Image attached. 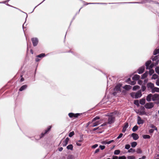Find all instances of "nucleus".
I'll return each mask as SVG.
<instances>
[{"label":"nucleus","instance_id":"f257e3e1","mask_svg":"<svg viewBox=\"0 0 159 159\" xmlns=\"http://www.w3.org/2000/svg\"><path fill=\"white\" fill-rule=\"evenodd\" d=\"M158 54V55L155 56L152 58L153 61H156V62L154 63L153 62L152 63L150 66L148 67V69L149 70L152 69H151L154 66L157 65L159 62V48L155 50L153 52V55H156Z\"/></svg>","mask_w":159,"mask_h":159},{"label":"nucleus","instance_id":"f03ea898","mask_svg":"<svg viewBox=\"0 0 159 159\" xmlns=\"http://www.w3.org/2000/svg\"><path fill=\"white\" fill-rule=\"evenodd\" d=\"M113 113L111 112L108 114L107 116L108 117V119L107 123L108 124L111 125L115 121V117L113 115Z\"/></svg>","mask_w":159,"mask_h":159},{"label":"nucleus","instance_id":"7ed1b4c3","mask_svg":"<svg viewBox=\"0 0 159 159\" xmlns=\"http://www.w3.org/2000/svg\"><path fill=\"white\" fill-rule=\"evenodd\" d=\"M154 104L152 102H148L146 103L145 105V107L148 109H150L153 107Z\"/></svg>","mask_w":159,"mask_h":159},{"label":"nucleus","instance_id":"20e7f679","mask_svg":"<svg viewBox=\"0 0 159 159\" xmlns=\"http://www.w3.org/2000/svg\"><path fill=\"white\" fill-rule=\"evenodd\" d=\"M31 40L33 46H36L38 43V39L36 38H32L31 39Z\"/></svg>","mask_w":159,"mask_h":159},{"label":"nucleus","instance_id":"39448f33","mask_svg":"<svg viewBox=\"0 0 159 159\" xmlns=\"http://www.w3.org/2000/svg\"><path fill=\"white\" fill-rule=\"evenodd\" d=\"M147 87L149 90L150 89L152 90L154 87V84L151 83H149L147 84Z\"/></svg>","mask_w":159,"mask_h":159},{"label":"nucleus","instance_id":"423d86ee","mask_svg":"<svg viewBox=\"0 0 159 159\" xmlns=\"http://www.w3.org/2000/svg\"><path fill=\"white\" fill-rule=\"evenodd\" d=\"M142 95L141 91H139L135 93L134 98H138L141 97Z\"/></svg>","mask_w":159,"mask_h":159},{"label":"nucleus","instance_id":"0eeeda50","mask_svg":"<svg viewBox=\"0 0 159 159\" xmlns=\"http://www.w3.org/2000/svg\"><path fill=\"white\" fill-rule=\"evenodd\" d=\"M159 99V94H155L152 95V100L153 101H155L158 100Z\"/></svg>","mask_w":159,"mask_h":159},{"label":"nucleus","instance_id":"6e6552de","mask_svg":"<svg viewBox=\"0 0 159 159\" xmlns=\"http://www.w3.org/2000/svg\"><path fill=\"white\" fill-rule=\"evenodd\" d=\"M144 122V121L141 119L139 116L137 117V123L138 125L143 124Z\"/></svg>","mask_w":159,"mask_h":159},{"label":"nucleus","instance_id":"1a4fd4ad","mask_svg":"<svg viewBox=\"0 0 159 159\" xmlns=\"http://www.w3.org/2000/svg\"><path fill=\"white\" fill-rule=\"evenodd\" d=\"M51 128V126H49L48 128L45 130V132L43 133L42 132L41 134V136L40 137V138H41V137H43L45 134H46L49 131Z\"/></svg>","mask_w":159,"mask_h":159},{"label":"nucleus","instance_id":"9d476101","mask_svg":"<svg viewBox=\"0 0 159 159\" xmlns=\"http://www.w3.org/2000/svg\"><path fill=\"white\" fill-rule=\"evenodd\" d=\"M145 69V66H143L141 67H140L138 70V73L139 74H141L142 73Z\"/></svg>","mask_w":159,"mask_h":159},{"label":"nucleus","instance_id":"9b49d317","mask_svg":"<svg viewBox=\"0 0 159 159\" xmlns=\"http://www.w3.org/2000/svg\"><path fill=\"white\" fill-rule=\"evenodd\" d=\"M131 136L134 140H137L139 138V136L138 134L133 133L131 134Z\"/></svg>","mask_w":159,"mask_h":159},{"label":"nucleus","instance_id":"f8f14e48","mask_svg":"<svg viewBox=\"0 0 159 159\" xmlns=\"http://www.w3.org/2000/svg\"><path fill=\"white\" fill-rule=\"evenodd\" d=\"M68 115H69V116L70 118H72L73 117H77L79 116L80 115V114H78V113L74 114L72 113H70Z\"/></svg>","mask_w":159,"mask_h":159},{"label":"nucleus","instance_id":"ddd939ff","mask_svg":"<svg viewBox=\"0 0 159 159\" xmlns=\"http://www.w3.org/2000/svg\"><path fill=\"white\" fill-rule=\"evenodd\" d=\"M139 114L141 115H147V113L145 111V109L144 107H143L142 109L139 112Z\"/></svg>","mask_w":159,"mask_h":159},{"label":"nucleus","instance_id":"4468645a","mask_svg":"<svg viewBox=\"0 0 159 159\" xmlns=\"http://www.w3.org/2000/svg\"><path fill=\"white\" fill-rule=\"evenodd\" d=\"M129 126L128 123L127 122H126L123 128L122 132L123 133H124L125 132L126 129L128 128Z\"/></svg>","mask_w":159,"mask_h":159},{"label":"nucleus","instance_id":"2eb2a0df","mask_svg":"<svg viewBox=\"0 0 159 159\" xmlns=\"http://www.w3.org/2000/svg\"><path fill=\"white\" fill-rule=\"evenodd\" d=\"M152 95L151 94H150L147 96L146 97V100L148 102H150L152 99Z\"/></svg>","mask_w":159,"mask_h":159},{"label":"nucleus","instance_id":"dca6fc26","mask_svg":"<svg viewBox=\"0 0 159 159\" xmlns=\"http://www.w3.org/2000/svg\"><path fill=\"white\" fill-rule=\"evenodd\" d=\"M69 140V139L68 137L66 138L65 141L63 142L62 144L63 146V147H65L67 145Z\"/></svg>","mask_w":159,"mask_h":159},{"label":"nucleus","instance_id":"f3484780","mask_svg":"<svg viewBox=\"0 0 159 159\" xmlns=\"http://www.w3.org/2000/svg\"><path fill=\"white\" fill-rule=\"evenodd\" d=\"M151 92L152 93H154L155 92H159V88L157 87H154L151 90Z\"/></svg>","mask_w":159,"mask_h":159},{"label":"nucleus","instance_id":"a211bd4d","mask_svg":"<svg viewBox=\"0 0 159 159\" xmlns=\"http://www.w3.org/2000/svg\"><path fill=\"white\" fill-rule=\"evenodd\" d=\"M140 77V76L137 75H135L132 78V79L134 80H139Z\"/></svg>","mask_w":159,"mask_h":159},{"label":"nucleus","instance_id":"6ab92c4d","mask_svg":"<svg viewBox=\"0 0 159 159\" xmlns=\"http://www.w3.org/2000/svg\"><path fill=\"white\" fill-rule=\"evenodd\" d=\"M114 90L116 91H120V86L119 85H117L115 86L114 89Z\"/></svg>","mask_w":159,"mask_h":159},{"label":"nucleus","instance_id":"aec40b11","mask_svg":"<svg viewBox=\"0 0 159 159\" xmlns=\"http://www.w3.org/2000/svg\"><path fill=\"white\" fill-rule=\"evenodd\" d=\"M27 87V86L26 85H24L22 86L19 89V91H22L25 89Z\"/></svg>","mask_w":159,"mask_h":159},{"label":"nucleus","instance_id":"412c9836","mask_svg":"<svg viewBox=\"0 0 159 159\" xmlns=\"http://www.w3.org/2000/svg\"><path fill=\"white\" fill-rule=\"evenodd\" d=\"M151 61L150 60L147 61L145 63V66L147 69H148V67L151 64Z\"/></svg>","mask_w":159,"mask_h":159},{"label":"nucleus","instance_id":"4be33fe9","mask_svg":"<svg viewBox=\"0 0 159 159\" xmlns=\"http://www.w3.org/2000/svg\"><path fill=\"white\" fill-rule=\"evenodd\" d=\"M148 75V72L147 71L144 74L142 75L141 79H143L147 77Z\"/></svg>","mask_w":159,"mask_h":159},{"label":"nucleus","instance_id":"5701e85b","mask_svg":"<svg viewBox=\"0 0 159 159\" xmlns=\"http://www.w3.org/2000/svg\"><path fill=\"white\" fill-rule=\"evenodd\" d=\"M132 87L129 85H125L123 88L127 90H129Z\"/></svg>","mask_w":159,"mask_h":159},{"label":"nucleus","instance_id":"b1692460","mask_svg":"<svg viewBox=\"0 0 159 159\" xmlns=\"http://www.w3.org/2000/svg\"><path fill=\"white\" fill-rule=\"evenodd\" d=\"M100 124V122L99 120H98L96 121V122L93 123V125H92V127H95L98 125H99Z\"/></svg>","mask_w":159,"mask_h":159},{"label":"nucleus","instance_id":"393cba45","mask_svg":"<svg viewBox=\"0 0 159 159\" xmlns=\"http://www.w3.org/2000/svg\"><path fill=\"white\" fill-rule=\"evenodd\" d=\"M145 103V99H142L140 100L139 103L142 105H143Z\"/></svg>","mask_w":159,"mask_h":159},{"label":"nucleus","instance_id":"a878e982","mask_svg":"<svg viewBox=\"0 0 159 159\" xmlns=\"http://www.w3.org/2000/svg\"><path fill=\"white\" fill-rule=\"evenodd\" d=\"M143 137L144 139H149L151 137L148 135L145 134L143 135Z\"/></svg>","mask_w":159,"mask_h":159},{"label":"nucleus","instance_id":"bb28decb","mask_svg":"<svg viewBox=\"0 0 159 159\" xmlns=\"http://www.w3.org/2000/svg\"><path fill=\"white\" fill-rule=\"evenodd\" d=\"M131 144L132 147L134 148L137 145V143L136 142H133L131 143Z\"/></svg>","mask_w":159,"mask_h":159},{"label":"nucleus","instance_id":"cd10ccee","mask_svg":"<svg viewBox=\"0 0 159 159\" xmlns=\"http://www.w3.org/2000/svg\"><path fill=\"white\" fill-rule=\"evenodd\" d=\"M67 148L68 149L72 150L73 149V146L72 144H70L67 146Z\"/></svg>","mask_w":159,"mask_h":159},{"label":"nucleus","instance_id":"c85d7f7f","mask_svg":"<svg viewBox=\"0 0 159 159\" xmlns=\"http://www.w3.org/2000/svg\"><path fill=\"white\" fill-rule=\"evenodd\" d=\"M140 88V87L138 85L134 86L133 88V90L134 91L136 90L137 89H139Z\"/></svg>","mask_w":159,"mask_h":159},{"label":"nucleus","instance_id":"c756f323","mask_svg":"<svg viewBox=\"0 0 159 159\" xmlns=\"http://www.w3.org/2000/svg\"><path fill=\"white\" fill-rule=\"evenodd\" d=\"M120 151L119 150H116L114 152V154L115 155H118L120 153Z\"/></svg>","mask_w":159,"mask_h":159},{"label":"nucleus","instance_id":"7c9ffc66","mask_svg":"<svg viewBox=\"0 0 159 159\" xmlns=\"http://www.w3.org/2000/svg\"><path fill=\"white\" fill-rule=\"evenodd\" d=\"M138 129V126L137 125L134 126L132 129V131L133 132H135Z\"/></svg>","mask_w":159,"mask_h":159},{"label":"nucleus","instance_id":"2f4dec72","mask_svg":"<svg viewBox=\"0 0 159 159\" xmlns=\"http://www.w3.org/2000/svg\"><path fill=\"white\" fill-rule=\"evenodd\" d=\"M45 54L44 53H41L37 56V57H42L45 56Z\"/></svg>","mask_w":159,"mask_h":159},{"label":"nucleus","instance_id":"473e14b6","mask_svg":"<svg viewBox=\"0 0 159 159\" xmlns=\"http://www.w3.org/2000/svg\"><path fill=\"white\" fill-rule=\"evenodd\" d=\"M158 77V76L157 75H156V74H154L153 75L152 77V79H157V78Z\"/></svg>","mask_w":159,"mask_h":159},{"label":"nucleus","instance_id":"72a5a7b5","mask_svg":"<svg viewBox=\"0 0 159 159\" xmlns=\"http://www.w3.org/2000/svg\"><path fill=\"white\" fill-rule=\"evenodd\" d=\"M128 159H135V157L134 156H129L127 157Z\"/></svg>","mask_w":159,"mask_h":159},{"label":"nucleus","instance_id":"f704fd0d","mask_svg":"<svg viewBox=\"0 0 159 159\" xmlns=\"http://www.w3.org/2000/svg\"><path fill=\"white\" fill-rule=\"evenodd\" d=\"M136 152L138 153L141 154L142 153V151L140 148H139L136 150Z\"/></svg>","mask_w":159,"mask_h":159},{"label":"nucleus","instance_id":"c9c22d12","mask_svg":"<svg viewBox=\"0 0 159 159\" xmlns=\"http://www.w3.org/2000/svg\"><path fill=\"white\" fill-rule=\"evenodd\" d=\"M154 73V70L152 69H150L149 70V74L150 75H152Z\"/></svg>","mask_w":159,"mask_h":159},{"label":"nucleus","instance_id":"e433bc0d","mask_svg":"<svg viewBox=\"0 0 159 159\" xmlns=\"http://www.w3.org/2000/svg\"><path fill=\"white\" fill-rule=\"evenodd\" d=\"M135 150L132 148H130L128 150L129 152H135Z\"/></svg>","mask_w":159,"mask_h":159},{"label":"nucleus","instance_id":"4c0bfd02","mask_svg":"<svg viewBox=\"0 0 159 159\" xmlns=\"http://www.w3.org/2000/svg\"><path fill=\"white\" fill-rule=\"evenodd\" d=\"M156 72L159 75V67H157L155 69Z\"/></svg>","mask_w":159,"mask_h":159},{"label":"nucleus","instance_id":"58836bf2","mask_svg":"<svg viewBox=\"0 0 159 159\" xmlns=\"http://www.w3.org/2000/svg\"><path fill=\"white\" fill-rule=\"evenodd\" d=\"M74 134V133L73 131L70 132L69 134V136L70 137H72Z\"/></svg>","mask_w":159,"mask_h":159},{"label":"nucleus","instance_id":"ea45409f","mask_svg":"<svg viewBox=\"0 0 159 159\" xmlns=\"http://www.w3.org/2000/svg\"><path fill=\"white\" fill-rule=\"evenodd\" d=\"M135 80H134L133 81H130V82H129V83L132 85H134L136 84V82L135 81Z\"/></svg>","mask_w":159,"mask_h":159},{"label":"nucleus","instance_id":"a19ab883","mask_svg":"<svg viewBox=\"0 0 159 159\" xmlns=\"http://www.w3.org/2000/svg\"><path fill=\"white\" fill-rule=\"evenodd\" d=\"M100 119V117H99V116H96V117H95V118H94L93 120H92V121H95V120H98Z\"/></svg>","mask_w":159,"mask_h":159},{"label":"nucleus","instance_id":"79ce46f5","mask_svg":"<svg viewBox=\"0 0 159 159\" xmlns=\"http://www.w3.org/2000/svg\"><path fill=\"white\" fill-rule=\"evenodd\" d=\"M130 148V146L129 144H126L125 145V148L126 149H129Z\"/></svg>","mask_w":159,"mask_h":159},{"label":"nucleus","instance_id":"37998d69","mask_svg":"<svg viewBox=\"0 0 159 159\" xmlns=\"http://www.w3.org/2000/svg\"><path fill=\"white\" fill-rule=\"evenodd\" d=\"M98 144H95L91 147V148L93 149H94L98 147Z\"/></svg>","mask_w":159,"mask_h":159},{"label":"nucleus","instance_id":"c03bdc74","mask_svg":"<svg viewBox=\"0 0 159 159\" xmlns=\"http://www.w3.org/2000/svg\"><path fill=\"white\" fill-rule=\"evenodd\" d=\"M142 91L143 92L146 89V87L145 86H142L141 87Z\"/></svg>","mask_w":159,"mask_h":159},{"label":"nucleus","instance_id":"a18cd8bd","mask_svg":"<svg viewBox=\"0 0 159 159\" xmlns=\"http://www.w3.org/2000/svg\"><path fill=\"white\" fill-rule=\"evenodd\" d=\"M123 135V134L122 133H120L119 134V136L117 138V139H119L122 137Z\"/></svg>","mask_w":159,"mask_h":159},{"label":"nucleus","instance_id":"49530a36","mask_svg":"<svg viewBox=\"0 0 159 159\" xmlns=\"http://www.w3.org/2000/svg\"><path fill=\"white\" fill-rule=\"evenodd\" d=\"M114 142V140H110V141H107V144H110L111 143L113 142Z\"/></svg>","mask_w":159,"mask_h":159},{"label":"nucleus","instance_id":"de8ad7c7","mask_svg":"<svg viewBox=\"0 0 159 159\" xmlns=\"http://www.w3.org/2000/svg\"><path fill=\"white\" fill-rule=\"evenodd\" d=\"M118 159H126V158L125 156L119 157Z\"/></svg>","mask_w":159,"mask_h":159},{"label":"nucleus","instance_id":"09e8293b","mask_svg":"<svg viewBox=\"0 0 159 159\" xmlns=\"http://www.w3.org/2000/svg\"><path fill=\"white\" fill-rule=\"evenodd\" d=\"M73 157L72 155H70L68 156L67 159H73Z\"/></svg>","mask_w":159,"mask_h":159},{"label":"nucleus","instance_id":"8fccbe9b","mask_svg":"<svg viewBox=\"0 0 159 159\" xmlns=\"http://www.w3.org/2000/svg\"><path fill=\"white\" fill-rule=\"evenodd\" d=\"M134 103L137 106H138L139 105V101L138 100H136L134 101Z\"/></svg>","mask_w":159,"mask_h":159},{"label":"nucleus","instance_id":"3c124183","mask_svg":"<svg viewBox=\"0 0 159 159\" xmlns=\"http://www.w3.org/2000/svg\"><path fill=\"white\" fill-rule=\"evenodd\" d=\"M99 147L100 148H101V149L102 150L104 149L105 148V146L104 145H103V146L100 145L99 146Z\"/></svg>","mask_w":159,"mask_h":159},{"label":"nucleus","instance_id":"603ef678","mask_svg":"<svg viewBox=\"0 0 159 159\" xmlns=\"http://www.w3.org/2000/svg\"><path fill=\"white\" fill-rule=\"evenodd\" d=\"M154 131V130L153 129H151L149 130V132L150 134H152L153 132Z\"/></svg>","mask_w":159,"mask_h":159},{"label":"nucleus","instance_id":"864d4df0","mask_svg":"<svg viewBox=\"0 0 159 159\" xmlns=\"http://www.w3.org/2000/svg\"><path fill=\"white\" fill-rule=\"evenodd\" d=\"M107 124H108L107 123V122H105V123H103V124H102L101 125V126H103L106 125H107Z\"/></svg>","mask_w":159,"mask_h":159},{"label":"nucleus","instance_id":"5fc2aeb1","mask_svg":"<svg viewBox=\"0 0 159 159\" xmlns=\"http://www.w3.org/2000/svg\"><path fill=\"white\" fill-rule=\"evenodd\" d=\"M135 93H133L130 94L131 96L133 98H134Z\"/></svg>","mask_w":159,"mask_h":159},{"label":"nucleus","instance_id":"6e6d98bb","mask_svg":"<svg viewBox=\"0 0 159 159\" xmlns=\"http://www.w3.org/2000/svg\"><path fill=\"white\" fill-rule=\"evenodd\" d=\"M156 84L157 85L159 86V79L157 80Z\"/></svg>","mask_w":159,"mask_h":159},{"label":"nucleus","instance_id":"4d7b16f0","mask_svg":"<svg viewBox=\"0 0 159 159\" xmlns=\"http://www.w3.org/2000/svg\"><path fill=\"white\" fill-rule=\"evenodd\" d=\"M118 157L116 156H113L112 157V158L111 159H118Z\"/></svg>","mask_w":159,"mask_h":159},{"label":"nucleus","instance_id":"13d9d810","mask_svg":"<svg viewBox=\"0 0 159 159\" xmlns=\"http://www.w3.org/2000/svg\"><path fill=\"white\" fill-rule=\"evenodd\" d=\"M107 140L106 141H102V143L103 144H105V145H106V144H107Z\"/></svg>","mask_w":159,"mask_h":159},{"label":"nucleus","instance_id":"bf43d9fd","mask_svg":"<svg viewBox=\"0 0 159 159\" xmlns=\"http://www.w3.org/2000/svg\"><path fill=\"white\" fill-rule=\"evenodd\" d=\"M151 127L152 128L154 129L155 130H157V128L154 125H152L151 126Z\"/></svg>","mask_w":159,"mask_h":159},{"label":"nucleus","instance_id":"052dcab7","mask_svg":"<svg viewBox=\"0 0 159 159\" xmlns=\"http://www.w3.org/2000/svg\"><path fill=\"white\" fill-rule=\"evenodd\" d=\"M99 149L98 148V149H96L94 152V153L95 154V153H98V152H99Z\"/></svg>","mask_w":159,"mask_h":159},{"label":"nucleus","instance_id":"680f3d73","mask_svg":"<svg viewBox=\"0 0 159 159\" xmlns=\"http://www.w3.org/2000/svg\"><path fill=\"white\" fill-rule=\"evenodd\" d=\"M142 81L140 80H139L138 81V83L139 84H140V85H141L142 84Z\"/></svg>","mask_w":159,"mask_h":159},{"label":"nucleus","instance_id":"e2e57ef3","mask_svg":"<svg viewBox=\"0 0 159 159\" xmlns=\"http://www.w3.org/2000/svg\"><path fill=\"white\" fill-rule=\"evenodd\" d=\"M76 145L78 146H81V143H79L78 142H76Z\"/></svg>","mask_w":159,"mask_h":159},{"label":"nucleus","instance_id":"0e129e2a","mask_svg":"<svg viewBox=\"0 0 159 159\" xmlns=\"http://www.w3.org/2000/svg\"><path fill=\"white\" fill-rule=\"evenodd\" d=\"M83 138H82V136L81 139L80 140H79V141H78L77 142H81L83 141Z\"/></svg>","mask_w":159,"mask_h":159},{"label":"nucleus","instance_id":"69168bd1","mask_svg":"<svg viewBox=\"0 0 159 159\" xmlns=\"http://www.w3.org/2000/svg\"><path fill=\"white\" fill-rule=\"evenodd\" d=\"M63 149V148L62 147H60L59 148L58 150L59 151L61 152L62 150Z\"/></svg>","mask_w":159,"mask_h":159},{"label":"nucleus","instance_id":"338daca9","mask_svg":"<svg viewBox=\"0 0 159 159\" xmlns=\"http://www.w3.org/2000/svg\"><path fill=\"white\" fill-rule=\"evenodd\" d=\"M40 60V59L38 58V57L35 59V61H36L37 62L39 61Z\"/></svg>","mask_w":159,"mask_h":159},{"label":"nucleus","instance_id":"774afa93","mask_svg":"<svg viewBox=\"0 0 159 159\" xmlns=\"http://www.w3.org/2000/svg\"><path fill=\"white\" fill-rule=\"evenodd\" d=\"M146 158V157L145 156H143L142 158H141V159H145Z\"/></svg>","mask_w":159,"mask_h":159}]
</instances>
